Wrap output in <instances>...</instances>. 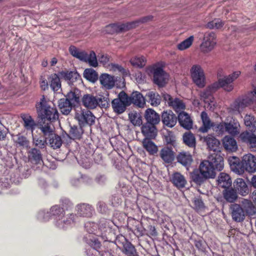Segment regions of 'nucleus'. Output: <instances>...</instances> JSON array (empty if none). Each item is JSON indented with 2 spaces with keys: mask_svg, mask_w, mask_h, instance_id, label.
Instances as JSON below:
<instances>
[{
  "mask_svg": "<svg viewBox=\"0 0 256 256\" xmlns=\"http://www.w3.org/2000/svg\"><path fill=\"white\" fill-rule=\"evenodd\" d=\"M76 214H70L65 215L64 211L58 206L51 207L50 212L54 218V225L60 230H66L74 224L78 216L90 218L94 212L93 207L87 204H80L76 207Z\"/></svg>",
  "mask_w": 256,
  "mask_h": 256,
  "instance_id": "f257e3e1",
  "label": "nucleus"
},
{
  "mask_svg": "<svg viewBox=\"0 0 256 256\" xmlns=\"http://www.w3.org/2000/svg\"><path fill=\"white\" fill-rule=\"evenodd\" d=\"M223 168V158L219 154H214L209 156L208 160L201 162L200 172L205 178H214L216 176L214 170L220 171Z\"/></svg>",
  "mask_w": 256,
  "mask_h": 256,
  "instance_id": "f03ea898",
  "label": "nucleus"
},
{
  "mask_svg": "<svg viewBox=\"0 0 256 256\" xmlns=\"http://www.w3.org/2000/svg\"><path fill=\"white\" fill-rule=\"evenodd\" d=\"M253 90L246 95L236 98L228 108V112L232 114H240L244 108L254 103L256 98V81L252 84Z\"/></svg>",
  "mask_w": 256,
  "mask_h": 256,
  "instance_id": "7ed1b4c3",
  "label": "nucleus"
},
{
  "mask_svg": "<svg viewBox=\"0 0 256 256\" xmlns=\"http://www.w3.org/2000/svg\"><path fill=\"white\" fill-rule=\"evenodd\" d=\"M240 71H236L224 76H218V81L214 82V87L218 90L222 88L225 92H230L234 89V82L240 76Z\"/></svg>",
  "mask_w": 256,
  "mask_h": 256,
  "instance_id": "20e7f679",
  "label": "nucleus"
},
{
  "mask_svg": "<svg viewBox=\"0 0 256 256\" xmlns=\"http://www.w3.org/2000/svg\"><path fill=\"white\" fill-rule=\"evenodd\" d=\"M70 54L80 60L88 62L90 66L96 67L98 65L96 54L94 51H90L88 54L84 50H81L76 46H72L69 48Z\"/></svg>",
  "mask_w": 256,
  "mask_h": 256,
  "instance_id": "39448f33",
  "label": "nucleus"
},
{
  "mask_svg": "<svg viewBox=\"0 0 256 256\" xmlns=\"http://www.w3.org/2000/svg\"><path fill=\"white\" fill-rule=\"evenodd\" d=\"M36 108L38 116L42 120L46 119L50 121L56 120L58 118V113L56 108L46 103L40 102Z\"/></svg>",
  "mask_w": 256,
  "mask_h": 256,
  "instance_id": "423d86ee",
  "label": "nucleus"
},
{
  "mask_svg": "<svg viewBox=\"0 0 256 256\" xmlns=\"http://www.w3.org/2000/svg\"><path fill=\"white\" fill-rule=\"evenodd\" d=\"M114 223L110 220L102 218L99 221L98 236L102 238L104 241L108 240L110 236L112 233Z\"/></svg>",
  "mask_w": 256,
  "mask_h": 256,
  "instance_id": "0eeeda50",
  "label": "nucleus"
},
{
  "mask_svg": "<svg viewBox=\"0 0 256 256\" xmlns=\"http://www.w3.org/2000/svg\"><path fill=\"white\" fill-rule=\"evenodd\" d=\"M191 77L194 83L199 88L206 84V78L203 69L200 65H193L190 70Z\"/></svg>",
  "mask_w": 256,
  "mask_h": 256,
  "instance_id": "6e6552de",
  "label": "nucleus"
},
{
  "mask_svg": "<svg viewBox=\"0 0 256 256\" xmlns=\"http://www.w3.org/2000/svg\"><path fill=\"white\" fill-rule=\"evenodd\" d=\"M216 90V88L214 87L213 83L200 93L201 99L204 100L206 104H207V106L205 105V106L209 108L210 110H214L215 106V102L212 94Z\"/></svg>",
  "mask_w": 256,
  "mask_h": 256,
  "instance_id": "1a4fd4ad",
  "label": "nucleus"
},
{
  "mask_svg": "<svg viewBox=\"0 0 256 256\" xmlns=\"http://www.w3.org/2000/svg\"><path fill=\"white\" fill-rule=\"evenodd\" d=\"M241 168L242 174L244 171L250 173L256 172V158L250 154L244 155L241 161Z\"/></svg>",
  "mask_w": 256,
  "mask_h": 256,
  "instance_id": "9d476101",
  "label": "nucleus"
},
{
  "mask_svg": "<svg viewBox=\"0 0 256 256\" xmlns=\"http://www.w3.org/2000/svg\"><path fill=\"white\" fill-rule=\"evenodd\" d=\"M218 128L222 131L225 130L226 132L232 136L238 135L240 130V123L236 119H232L228 122L221 123L218 126Z\"/></svg>",
  "mask_w": 256,
  "mask_h": 256,
  "instance_id": "9b49d317",
  "label": "nucleus"
},
{
  "mask_svg": "<svg viewBox=\"0 0 256 256\" xmlns=\"http://www.w3.org/2000/svg\"><path fill=\"white\" fill-rule=\"evenodd\" d=\"M216 36L214 32H208L204 34L203 41L200 46L201 51L204 53H208L214 48L216 44Z\"/></svg>",
  "mask_w": 256,
  "mask_h": 256,
  "instance_id": "f8f14e48",
  "label": "nucleus"
},
{
  "mask_svg": "<svg viewBox=\"0 0 256 256\" xmlns=\"http://www.w3.org/2000/svg\"><path fill=\"white\" fill-rule=\"evenodd\" d=\"M76 118L80 126H84L86 124L92 125L94 122L95 116L88 110H81L76 114Z\"/></svg>",
  "mask_w": 256,
  "mask_h": 256,
  "instance_id": "ddd939ff",
  "label": "nucleus"
},
{
  "mask_svg": "<svg viewBox=\"0 0 256 256\" xmlns=\"http://www.w3.org/2000/svg\"><path fill=\"white\" fill-rule=\"evenodd\" d=\"M230 212L232 219L236 222H242L245 218L244 211L239 204H234L230 206Z\"/></svg>",
  "mask_w": 256,
  "mask_h": 256,
  "instance_id": "4468645a",
  "label": "nucleus"
},
{
  "mask_svg": "<svg viewBox=\"0 0 256 256\" xmlns=\"http://www.w3.org/2000/svg\"><path fill=\"white\" fill-rule=\"evenodd\" d=\"M240 140L247 144L251 151H256V136L248 131L243 132L240 136Z\"/></svg>",
  "mask_w": 256,
  "mask_h": 256,
  "instance_id": "2eb2a0df",
  "label": "nucleus"
},
{
  "mask_svg": "<svg viewBox=\"0 0 256 256\" xmlns=\"http://www.w3.org/2000/svg\"><path fill=\"white\" fill-rule=\"evenodd\" d=\"M154 82L159 86H164L166 82L168 74L160 68L154 70Z\"/></svg>",
  "mask_w": 256,
  "mask_h": 256,
  "instance_id": "dca6fc26",
  "label": "nucleus"
},
{
  "mask_svg": "<svg viewBox=\"0 0 256 256\" xmlns=\"http://www.w3.org/2000/svg\"><path fill=\"white\" fill-rule=\"evenodd\" d=\"M162 120L164 125L172 128L176 124L178 118L172 110H169L162 112Z\"/></svg>",
  "mask_w": 256,
  "mask_h": 256,
  "instance_id": "f3484780",
  "label": "nucleus"
},
{
  "mask_svg": "<svg viewBox=\"0 0 256 256\" xmlns=\"http://www.w3.org/2000/svg\"><path fill=\"white\" fill-rule=\"evenodd\" d=\"M180 125L184 128L189 130L192 128V120L190 115L184 112H180L177 117Z\"/></svg>",
  "mask_w": 256,
  "mask_h": 256,
  "instance_id": "a211bd4d",
  "label": "nucleus"
},
{
  "mask_svg": "<svg viewBox=\"0 0 256 256\" xmlns=\"http://www.w3.org/2000/svg\"><path fill=\"white\" fill-rule=\"evenodd\" d=\"M142 132L146 138H154L157 134L156 125L146 123L142 127Z\"/></svg>",
  "mask_w": 256,
  "mask_h": 256,
  "instance_id": "6ab92c4d",
  "label": "nucleus"
},
{
  "mask_svg": "<svg viewBox=\"0 0 256 256\" xmlns=\"http://www.w3.org/2000/svg\"><path fill=\"white\" fill-rule=\"evenodd\" d=\"M130 29V27L128 22L122 24H109L106 27L105 32L106 33L112 34L116 32L128 30Z\"/></svg>",
  "mask_w": 256,
  "mask_h": 256,
  "instance_id": "aec40b11",
  "label": "nucleus"
},
{
  "mask_svg": "<svg viewBox=\"0 0 256 256\" xmlns=\"http://www.w3.org/2000/svg\"><path fill=\"white\" fill-rule=\"evenodd\" d=\"M144 116L146 120V123L156 125L160 122V115L152 108H148L145 112Z\"/></svg>",
  "mask_w": 256,
  "mask_h": 256,
  "instance_id": "412c9836",
  "label": "nucleus"
},
{
  "mask_svg": "<svg viewBox=\"0 0 256 256\" xmlns=\"http://www.w3.org/2000/svg\"><path fill=\"white\" fill-rule=\"evenodd\" d=\"M82 104L88 108L94 109L98 106V102L96 96L90 94H86L82 98Z\"/></svg>",
  "mask_w": 256,
  "mask_h": 256,
  "instance_id": "4be33fe9",
  "label": "nucleus"
},
{
  "mask_svg": "<svg viewBox=\"0 0 256 256\" xmlns=\"http://www.w3.org/2000/svg\"><path fill=\"white\" fill-rule=\"evenodd\" d=\"M234 186L236 190L238 191L240 194L246 196L248 194L249 188L244 180L241 178H236L234 182Z\"/></svg>",
  "mask_w": 256,
  "mask_h": 256,
  "instance_id": "5701e85b",
  "label": "nucleus"
},
{
  "mask_svg": "<svg viewBox=\"0 0 256 256\" xmlns=\"http://www.w3.org/2000/svg\"><path fill=\"white\" fill-rule=\"evenodd\" d=\"M100 81L102 87L106 89H112L115 84L114 77L107 74H103L100 77Z\"/></svg>",
  "mask_w": 256,
  "mask_h": 256,
  "instance_id": "b1692460",
  "label": "nucleus"
},
{
  "mask_svg": "<svg viewBox=\"0 0 256 256\" xmlns=\"http://www.w3.org/2000/svg\"><path fill=\"white\" fill-rule=\"evenodd\" d=\"M241 204L245 214L252 216L256 213V208L250 200L244 199L241 202Z\"/></svg>",
  "mask_w": 256,
  "mask_h": 256,
  "instance_id": "393cba45",
  "label": "nucleus"
},
{
  "mask_svg": "<svg viewBox=\"0 0 256 256\" xmlns=\"http://www.w3.org/2000/svg\"><path fill=\"white\" fill-rule=\"evenodd\" d=\"M228 162L232 170L238 174H242V170L240 166L241 162L238 158L230 156L228 158Z\"/></svg>",
  "mask_w": 256,
  "mask_h": 256,
  "instance_id": "a878e982",
  "label": "nucleus"
},
{
  "mask_svg": "<svg viewBox=\"0 0 256 256\" xmlns=\"http://www.w3.org/2000/svg\"><path fill=\"white\" fill-rule=\"evenodd\" d=\"M72 103L68 98H62L58 102V106L62 113L65 115L70 114L72 109Z\"/></svg>",
  "mask_w": 256,
  "mask_h": 256,
  "instance_id": "bb28decb",
  "label": "nucleus"
},
{
  "mask_svg": "<svg viewBox=\"0 0 256 256\" xmlns=\"http://www.w3.org/2000/svg\"><path fill=\"white\" fill-rule=\"evenodd\" d=\"M40 129L42 132L46 139L48 138L47 137H50L56 134L54 127L50 122L47 123L44 122L40 125Z\"/></svg>",
  "mask_w": 256,
  "mask_h": 256,
  "instance_id": "cd10ccee",
  "label": "nucleus"
},
{
  "mask_svg": "<svg viewBox=\"0 0 256 256\" xmlns=\"http://www.w3.org/2000/svg\"><path fill=\"white\" fill-rule=\"evenodd\" d=\"M224 146L228 151L234 152L237 150L238 146L236 140L230 136H226L222 140Z\"/></svg>",
  "mask_w": 256,
  "mask_h": 256,
  "instance_id": "c85d7f7f",
  "label": "nucleus"
},
{
  "mask_svg": "<svg viewBox=\"0 0 256 256\" xmlns=\"http://www.w3.org/2000/svg\"><path fill=\"white\" fill-rule=\"evenodd\" d=\"M146 96L147 98V101L152 106H157L160 104L161 98L158 93L150 91L147 92Z\"/></svg>",
  "mask_w": 256,
  "mask_h": 256,
  "instance_id": "c756f323",
  "label": "nucleus"
},
{
  "mask_svg": "<svg viewBox=\"0 0 256 256\" xmlns=\"http://www.w3.org/2000/svg\"><path fill=\"white\" fill-rule=\"evenodd\" d=\"M130 98L132 104H134L140 108L144 107L146 104L145 99L140 92H133L130 96Z\"/></svg>",
  "mask_w": 256,
  "mask_h": 256,
  "instance_id": "7c9ffc66",
  "label": "nucleus"
},
{
  "mask_svg": "<svg viewBox=\"0 0 256 256\" xmlns=\"http://www.w3.org/2000/svg\"><path fill=\"white\" fill-rule=\"evenodd\" d=\"M218 186L223 188H228L232 183L230 176L224 172L220 173L218 177Z\"/></svg>",
  "mask_w": 256,
  "mask_h": 256,
  "instance_id": "2f4dec72",
  "label": "nucleus"
},
{
  "mask_svg": "<svg viewBox=\"0 0 256 256\" xmlns=\"http://www.w3.org/2000/svg\"><path fill=\"white\" fill-rule=\"evenodd\" d=\"M30 160L36 164H40L42 162L40 152L36 148H32L28 152Z\"/></svg>",
  "mask_w": 256,
  "mask_h": 256,
  "instance_id": "473e14b6",
  "label": "nucleus"
},
{
  "mask_svg": "<svg viewBox=\"0 0 256 256\" xmlns=\"http://www.w3.org/2000/svg\"><path fill=\"white\" fill-rule=\"evenodd\" d=\"M204 142H206L210 150L216 152L218 149L220 142L214 136L208 135L204 138Z\"/></svg>",
  "mask_w": 256,
  "mask_h": 256,
  "instance_id": "72a5a7b5",
  "label": "nucleus"
},
{
  "mask_svg": "<svg viewBox=\"0 0 256 256\" xmlns=\"http://www.w3.org/2000/svg\"><path fill=\"white\" fill-rule=\"evenodd\" d=\"M160 156L162 160L168 164L172 162L174 158L173 151L168 148H163L160 150Z\"/></svg>",
  "mask_w": 256,
  "mask_h": 256,
  "instance_id": "f704fd0d",
  "label": "nucleus"
},
{
  "mask_svg": "<svg viewBox=\"0 0 256 256\" xmlns=\"http://www.w3.org/2000/svg\"><path fill=\"white\" fill-rule=\"evenodd\" d=\"M172 182L178 188H183L186 184L184 177L179 172H175L172 176Z\"/></svg>",
  "mask_w": 256,
  "mask_h": 256,
  "instance_id": "c9c22d12",
  "label": "nucleus"
},
{
  "mask_svg": "<svg viewBox=\"0 0 256 256\" xmlns=\"http://www.w3.org/2000/svg\"><path fill=\"white\" fill-rule=\"evenodd\" d=\"M222 194L224 198L228 202H234L238 198L237 192L232 188H226L223 190Z\"/></svg>",
  "mask_w": 256,
  "mask_h": 256,
  "instance_id": "e433bc0d",
  "label": "nucleus"
},
{
  "mask_svg": "<svg viewBox=\"0 0 256 256\" xmlns=\"http://www.w3.org/2000/svg\"><path fill=\"white\" fill-rule=\"evenodd\" d=\"M47 138L46 140L48 141L50 146L53 149L58 148L61 146L62 142L61 137L58 135L54 134L50 136Z\"/></svg>",
  "mask_w": 256,
  "mask_h": 256,
  "instance_id": "4c0bfd02",
  "label": "nucleus"
},
{
  "mask_svg": "<svg viewBox=\"0 0 256 256\" xmlns=\"http://www.w3.org/2000/svg\"><path fill=\"white\" fill-rule=\"evenodd\" d=\"M21 118L24 122V126L26 130L33 132L36 126V122L32 116L28 114H22Z\"/></svg>",
  "mask_w": 256,
  "mask_h": 256,
  "instance_id": "58836bf2",
  "label": "nucleus"
},
{
  "mask_svg": "<svg viewBox=\"0 0 256 256\" xmlns=\"http://www.w3.org/2000/svg\"><path fill=\"white\" fill-rule=\"evenodd\" d=\"M150 139L144 138L142 140V146L150 154H154L158 152V148L154 142L150 140Z\"/></svg>",
  "mask_w": 256,
  "mask_h": 256,
  "instance_id": "ea45409f",
  "label": "nucleus"
},
{
  "mask_svg": "<svg viewBox=\"0 0 256 256\" xmlns=\"http://www.w3.org/2000/svg\"><path fill=\"white\" fill-rule=\"evenodd\" d=\"M50 85L54 92H58L61 88L60 77L56 74H52L48 78Z\"/></svg>",
  "mask_w": 256,
  "mask_h": 256,
  "instance_id": "a19ab883",
  "label": "nucleus"
},
{
  "mask_svg": "<svg viewBox=\"0 0 256 256\" xmlns=\"http://www.w3.org/2000/svg\"><path fill=\"white\" fill-rule=\"evenodd\" d=\"M244 123L248 130L252 132H256V120L250 114H246L244 118Z\"/></svg>",
  "mask_w": 256,
  "mask_h": 256,
  "instance_id": "79ce46f5",
  "label": "nucleus"
},
{
  "mask_svg": "<svg viewBox=\"0 0 256 256\" xmlns=\"http://www.w3.org/2000/svg\"><path fill=\"white\" fill-rule=\"evenodd\" d=\"M59 75L62 78L70 82H74L80 78L78 72L72 71H62L59 72Z\"/></svg>",
  "mask_w": 256,
  "mask_h": 256,
  "instance_id": "37998d69",
  "label": "nucleus"
},
{
  "mask_svg": "<svg viewBox=\"0 0 256 256\" xmlns=\"http://www.w3.org/2000/svg\"><path fill=\"white\" fill-rule=\"evenodd\" d=\"M203 126L199 128V130L202 132H206L212 126L210 119L208 114L205 112H202L200 114Z\"/></svg>",
  "mask_w": 256,
  "mask_h": 256,
  "instance_id": "c03bdc74",
  "label": "nucleus"
},
{
  "mask_svg": "<svg viewBox=\"0 0 256 256\" xmlns=\"http://www.w3.org/2000/svg\"><path fill=\"white\" fill-rule=\"evenodd\" d=\"M178 162L183 166H187L192 162V159L191 155L186 152H182L177 156Z\"/></svg>",
  "mask_w": 256,
  "mask_h": 256,
  "instance_id": "a18cd8bd",
  "label": "nucleus"
},
{
  "mask_svg": "<svg viewBox=\"0 0 256 256\" xmlns=\"http://www.w3.org/2000/svg\"><path fill=\"white\" fill-rule=\"evenodd\" d=\"M112 106L114 111L118 114L124 112L126 106L121 102L120 99L115 98L112 102Z\"/></svg>",
  "mask_w": 256,
  "mask_h": 256,
  "instance_id": "49530a36",
  "label": "nucleus"
},
{
  "mask_svg": "<svg viewBox=\"0 0 256 256\" xmlns=\"http://www.w3.org/2000/svg\"><path fill=\"white\" fill-rule=\"evenodd\" d=\"M170 106L176 112H178L186 108V105L182 100L178 98H174L170 102Z\"/></svg>",
  "mask_w": 256,
  "mask_h": 256,
  "instance_id": "de8ad7c7",
  "label": "nucleus"
},
{
  "mask_svg": "<svg viewBox=\"0 0 256 256\" xmlns=\"http://www.w3.org/2000/svg\"><path fill=\"white\" fill-rule=\"evenodd\" d=\"M80 126H72L68 136L71 139H80L83 133V130Z\"/></svg>",
  "mask_w": 256,
  "mask_h": 256,
  "instance_id": "09e8293b",
  "label": "nucleus"
},
{
  "mask_svg": "<svg viewBox=\"0 0 256 256\" xmlns=\"http://www.w3.org/2000/svg\"><path fill=\"white\" fill-rule=\"evenodd\" d=\"M84 228L89 234H94L98 236V232L99 230V224H97L92 222H88L85 224Z\"/></svg>",
  "mask_w": 256,
  "mask_h": 256,
  "instance_id": "8fccbe9b",
  "label": "nucleus"
},
{
  "mask_svg": "<svg viewBox=\"0 0 256 256\" xmlns=\"http://www.w3.org/2000/svg\"><path fill=\"white\" fill-rule=\"evenodd\" d=\"M130 62L132 66L142 68L146 65V60L144 56H136L131 58Z\"/></svg>",
  "mask_w": 256,
  "mask_h": 256,
  "instance_id": "3c124183",
  "label": "nucleus"
},
{
  "mask_svg": "<svg viewBox=\"0 0 256 256\" xmlns=\"http://www.w3.org/2000/svg\"><path fill=\"white\" fill-rule=\"evenodd\" d=\"M84 76L92 82H94L98 80V74L92 68L86 69L84 72Z\"/></svg>",
  "mask_w": 256,
  "mask_h": 256,
  "instance_id": "603ef678",
  "label": "nucleus"
},
{
  "mask_svg": "<svg viewBox=\"0 0 256 256\" xmlns=\"http://www.w3.org/2000/svg\"><path fill=\"white\" fill-rule=\"evenodd\" d=\"M89 237L90 236H88V237L86 236L84 238L86 242L92 248L96 254L98 252L100 254V252L98 251V250L100 248V242L97 238H91Z\"/></svg>",
  "mask_w": 256,
  "mask_h": 256,
  "instance_id": "864d4df0",
  "label": "nucleus"
},
{
  "mask_svg": "<svg viewBox=\"0 0 256 256\" xmlns=\"http://www.w3.org/2000/svg\"><path fill=\"white\" fill-rule=\"evenodd\" d=\"M123 252L127 256H136L137 253L134 246L129 242H126L124 244Z\"/></svg>",
  "mask_w": 256,
  "mask_h": 256,
  "instance_id": "5fc2aeb1",
  "label": "nucleus"
},
{
  "mask_svg": "<svg viewBox=\"0 0 256 256\" xmlns=\"http://www.w3.org/2000/svg\"><path fill=\"white\" fill-rule=\"evenodd\" d=\"M194 40V36H190L189 38L182 42L177 45V48L180 50H184L190 48Z\"/></svg>",
  "mask_w": 256,
  "mask_h": 256,
  "instance_id": "6e6d98bb",
  "label": "nucleus"
},
{
  "mask_svg": "<svg viewBox=\"0 0 256 256\" xmlns=\"http://www.w3.org/2000/svg\"><path fill=\"white\" fill-rule=\"evenodd\" d=\"M152 19V16H148L142 18H140L139 20L130 22H128L129 26L130 27V29L134 28L137 26L142 24L146 23L148 22L151 20Z\"/></svg>",
  "mask_w": 256,
  "mask_h": 256,
  "instance_id": "4d7b16f0",
  "label": "nucleus"
},
{
  "mask_svg": "<svg viewBox=\"0 0 256 256\" xmlns=\"http://www.w3.org/2000/svg\"><path fill=\"white\" fill-rule=\"evenodd\" d=\"M184 142L190 147L195 146L196 140L192 133H186L183 136Z\"/></svg>",
  "mask_w": 256,
  "mask_h": 256,
  "instance_id": "13d9d810",
  "label": "nucleus"
},
{
  "mask_svg": "<svg viewBox=\"0 0 256 256\" xmlns=\"http://www.w3.org/2000/svg\"><path fill=\"white\" fill-rule=\"evenodd\" d=\"M80 92L78 89H75L74 90H70L66 96V98H68L72 103L78 102L80 100Z\"/></svg>",
  "mask_w": 256,
  "mask_h": 256,
  "instance_id": "bf43d9fd",
  "label": "nucleus"
},
{
  "mask_svg": "<svg viewBox=\"0 0 256 256\" xmlns=\"http://www.w3.org/2000/svg\"><path fill=\"white\" fill-rule=\"evenodd\" d=\"M129 118L130 122L134 126H140L142 124V119L139 114L136 112H132L129 114Z\"/></svg>",
  "mask_w": 256,
  "mask_h": 256,
  "instance_id": "052dcab7",
  "label": "nucleus"
},
{
  "mask_svg": "<svg viewBox=\"0 0 256 256\" xmlns=\"http://www.w3.org/2000/svg\"><path fill=\"white\" fill-rule=\"evenodd\" d=\"M50 212H46L44 210H40V211L37 215L38 218L40 220L43 222L47 221L49 220L50 217H51L52 219H54V218L52 217L51 212H50ZM54 222V220H53V222Z\"/></svg>",
  "mask_w": 256,
  "mask_h": 256,
  "instance_id": "680f3d73",
  "label": "nucleus"
},
{
  "mask_svg": "<svg viewBox=\"0 0 256 256\" xmlns=\"http://www.w3.org/2000/svg\"><path fill=\"white\" fill-rule=\"evenodd\" d=\"M224 26V22L220 19H214V20L208 22L207 28H220Z\"/></svg>",
  "mask_w": 256,
  "mask_h": 256,
  "instance_id": "e2e57ef3",
  "label": "nucleus"
},
{
  "mask_svg": "<svg viewBox=\"0 0 256 256\" xmlns=\"http://www.w3.org/2000/svg\"><path fill=\"white\" fill-rule=\"evenodd\" d=\"M191 178L194 182L198 184H201L206 178H204L201 174H199L198 171L193 172L191 174Z\"/></svg>",
  "mask_w": 256,
  "mask_h": 256,
  "instance_id": "0e129e2a",
  "label": "nucleus"
},
{
  "mask_svg": "<svg viewBox=\"0 0 256 256\" xmlns=\"http://www.w3.org/2000/svg\"><path fill=\"white\" fill-rule=\"evenodd\" d=\"M192 203L194 208L198 212L202 210L204 208L203 202L199 198H194L192 200Z\"/></svg>",
  "mask_w": 256,
  "mask_h": 256,
  "instance_id": "69168bd1",
  "label": "nucleus"
},
{
  "mask_svg": "<svg viewBox=\"0 0 256 256\" xmlns=\"http://www.w3.org/2000/svg\"><path fill=\"white\" fill-rule=\"evenodd\" d=\"M117 99H120L126 106L132 104L130 96H128L124 92H121L118 94V98Z\"/></svg>",
  "mask_w": 256,
  "mask_h": 256,
  "instance_id": "338daca9",
  "label": "nucleus"
},
{
  "mask_svg": "<svg viewBox=\"0 0 256 256\" xmlns=\"http://www.w3.org/2000/svg\"><path fill=\"white\" fill-rule=\"evenodd\" d=\"M98 100V106L102 108H106L110 105V100L108 95L106 96H100L97 98Z\"/></svg>",
  "mask_w": 256,
  "mask_h": 256,
  "instance_id": "774afa93",
  "label": "nucleus"
}]
</instances>
